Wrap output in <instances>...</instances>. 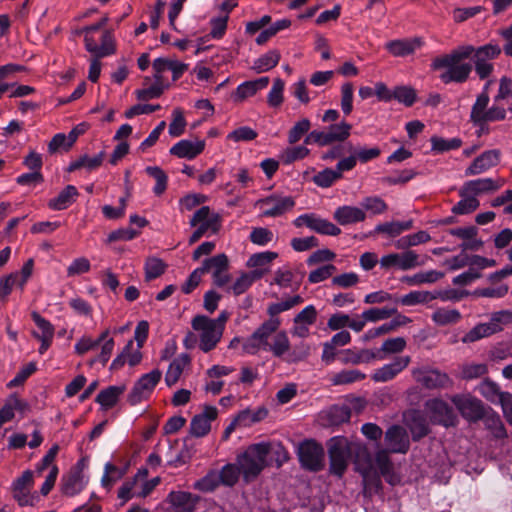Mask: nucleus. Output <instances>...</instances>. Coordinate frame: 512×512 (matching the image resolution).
Segmentation results:
<instances>
[{
  "label": "nucleus",
  "instance_id": "nucleus-1",
  "mask_svg": "<svg viewBox=\"0 0 512 512\" xmlns=\"http://www.w3.org/2000/svg\"><path fill=\"white\" fill-rule=\"evenodd\" d=\"M271 452V443L259 442L249 445L236 458L243 480L249 483L255 480L267 466V457Z\"/></svg>",
  "mask_w": 512,
  "mask_h": 512
},
{
  "label": "nucleus",
  "instance_id": "nucleus-2",
  "mask_svg": "<svg viewBox=\"0 0 512 512\" xmlns=\"http://www.w3.org/2000/svg\"><path fill=\"white\" fill-rule=\"evenodd\" d=\"M329 473L338 478L345 474L351 458V447L343 436H335L327 441Z\"/></svg>",
  "mask_w": 512,
  "mask_h": 512
},
{
  "label": "nucleus",
  "instance_id": "nucleus-3",
  "mask_svg": "<svg viewBox=\"0 0 512 512\" xmlns=\"http://www.w3.org/2000/svg\"><path fill=\"white\" fill-rule=\"evenodd\" d=\"M222 217L220 214L212 212L209 206L200 207L191 217L189 224L196 227L189 237V245L198 242L208 231L217 234L221 228Z\"/></svg>",
  "mask_w": 512,
  "mask_h": 512
},
{
  "label": "nucleus",
  "instance_id": "nucleus-4",
  "mask_svg": "<svg viewBox=\"0 0 512 512\" xmlns=\"http://www.w3.org/2000/svg\"><path fill=\"white\" fill-rule=\"evenodd\" d=\"M300 466L309 472H320L325 467V451L314 439H305L297 447Z\"/></svg>",
  "mask_w": 512,
  "mask_h": 512
},
{
  "label": "nucleus",
  "instance_id": "nucleus-5",
  "mask_svg": "<svg viewBox=\"0 0 512 512\" xmlns=\"http://www.w3.org/2000/svg\"><path fill=\"white\" fill-rule=\"evenodd\" d=\"M352 125L346 121L331 124L326 131L313 130L304 139L306 145L329 146L335 142H344L351 134Z\"/></svg>",
  "mask_w": 512,
  "mask_h": 512
},
{
  "label": "nucleus",
  "instance_id": "nucleus-6",
  "mask_svg": "<svg viewBox=\"0 0 512 512\" xmlns=\"http://www.w3.org/2000/svg\"><path fill=\"white\" fill-rule=\"evenodd\" d=\"M162 372L154 369L149 373L143 374L133 385L131 391L127 395V402L131 406H135L144 400H147L153 393L155 387L160 382Z\"/></svg>",
  "mask_w": 512,
  "mask_h": 512
},
{
  "label": "nucleus",
  "instance_id": "nucleus-7",
  "mask_svg": "<svg viewBox=\"0 0 512 512\" xmlns=\"http://www.w3.org/2000/svg\"><path fill=\"white\" fill-rule=\"evenodd\" d=\"M445 59V54L442 56H438L432 60L431 68L433 70H441L446 69L443 73L440 74L439 78L444 84H449L451 82L455 83H464L468 80L470 73L472 71V65L470 63H450L448 65H443V60Z\"/></svg>",
  "mask_w": 512,
  "mask_h": 512
},
{
  "label": "nucleus",
  "instance_id": "nucleus-8",
  "mask_svg": "<svg viewBox=\"0 0 512 512\" xmlns=\"http://www.w3.org/2000/svg\"><path fill=\"white\" fill-rule=\"evenodd\" d=\"M461 416L470 423L482 420L486 414L484 403L469 394H456L451 398Z\"/></svg>",
  "mask_w": 512,
  "mask_h": 512
},
{
  "label": "nucleus",
  "instance_id": "nucleus-9",
  "mask_svg": "<svg viewBox=\"0 0 512 512\" xmlns=\"http://www.w3.org/2000/svg\"><path fill=\"white\" fill-rule=\"evenodd\" d=\"M209 324L210 318L205 315H196L191 321L192 328L195 331H201L199 348L205 353L213 350L223 335L219 329Z\"/></svg>",
  "mask_w": 512,
  "mask_h": 512
},
{
  "label": "nucleus",
  "instance_id": "nucleus-10",
  "mask_svg": "<svg viewBox=\"0 0 512 512\" xmlns=\"http://www.w3.org/2000/svg\"><path fill=\"white\" fill-rule=\"evenodd\" d=\"M426 407L431 414V421L448 427H455L458 424V418L453 408L444 400L435 398L426 403Z\"/></svg>",
  "mask_w": 512,
  "mask_h": 512
},
{
  "label": "nucleus",
  "instance_id": "nucleus-11",
  "mask_svg": "<svg viewBox=\"0 0 512 512\" xmlns=\"http://www.w3.org/2000/svg\"><path fill=\"white\" fill-rule=\"evenodd\" d=\"M418 259L419 256L415 251L406 250L402 253H391L384 255L380 259V265L384 269L397 267L401 270L407 271L423 264L422 262H419Z\"/></svg>",
  "mask_w": 512,
  "mask_h": 512
},
{
  "label": "nucleus",
  "instance_id": "nucleus-12",
  "mask_svg": "<svg viewBox=\"0 0 512 512\" xmlns=\"http://www.w3.org/2000/svg\"><path fill=\"white\" fill-rule=\"evenodd\" d=\"M260 207L266 206L263 211L265 217H278L295 206V200L291 196L269 195L257 201Z\"/></svg>",
  "mask_w": 512,
  "mask_h": 512
},
{
  "label": "nucleus",
  "instance_id": "nucleus-13",
  "mask_svg": "<svg viewBox=\"0 0 512 512\" xmlns=\"http://www.w3.org/2000/svg\"><path fill=\"white\" fill-rule=\"evenodd\" d=\"M201 497L188 491H171L166 498L173 512H195Z\"/></svg>",
  "mask_w": 512,
  "mask_h": 512
},
{
  "label": "nucleus",
  "instance_id": "nucleus-14",
  "mask_svg": "<svg viewBox=\"0 0 512 512\" xmlns=\"http://www.w3.org/2000/svg\"><path fill=\"white\" fill-rule=\"evenodd\" d=\"M218 416L215 406L205 405L200 414H196L190 421V434L200 438L206 436L211 430V422Z\"/></svg>",
  "mask_w": 512,
  "mask_h": 512
},
{
  "label": "nucleus",
  "instance_id": "nucleus-15",
  "mask_svg": "<svg viewBox=\"0 0 512 512\" xmlns=\"http://www.w3.org/2000/svg\"><path fill=\"white\" fill-rule=\"evenodd\" d=\"M385 443L391 453L405 454L410 448L406 430L399 425H392L385 433Z\"/></svg>",
  "mask_w": 512,
  "mask_h": 512
},
{
  "label": "nucleus",
  "instance_id": "nucleus-16",
  "mask_svg": "<svg viewBox=\"0 0 512 512\" xmlns=\"http://www.w3.org/2000/svg\"><path fill=\"white\" fill-rule=\"evenodd\" d=\"M410 360L409 356L395 357L392 362L376 369L371 378L374 382L380 383L390 381L409 365Z\"/></svg>",
  "mask_w": 512,
  "mask_h": 512
},
{
  "label": "nucleus",
  "instance_id": "nucleus-17",
  "mask_svg": "<svg viewBox=\"0 0 512 512\" xmlns=\"http://www.w3.org/2000/svg\"><path fill=\"white\" fill-rule=\"evenodd\" d=\"M501 152L498 149L487 150L476 157L465 170L466 176L478 175L496 166L500 162Z\"/></svg>",
  "mask_w": 512,
  "mask_h": 512
},
{
  "label": "nucleus",
  "instance_id": "nucleus-18",
  "mask_svg": "<svg viewBox=\"0 0 512 512\" xmlns=\"http://www.w3.org/2000/svg\"><path fill=\"white\" fill-rule=\"evenodd\" d=\"M501 187V184H497L492 178H479L470 180L464 183L459 191V196H473L494 192Z\"/></svg>",
  "mask_w": 512,
  "mask_h": 512
},
{
  "label": "nucleus",
  "instance_id": "nucleus-19",
  "mask_svg": "<svg viewBox=\"0 0 512 512\" xmlns=\"http://www.w3.org/2000/svg\"><path fill=\"white\" fill-rule=\"evenodd\" d=\"M205 148L204 140H197L192 142L191 140L182 139L175 143L169 150L171 155L178 158H185L192 160L200 155Z\"/></svg>",
  "mask_w": 512,
  "mask_h": 512
},
{
  "label": "nucleus",
  "instance_id": "nucleus-20",
  "mask_svg": "<svg viewBox=\"0 0 512 512\" xmlns=\"http://www.w3.org/2000/svg\"><path fill=\"white\" fill-rule=\"evenodd\" d=\"M333 218L338 224L347 226L363 222L366 219V213L362 208L343 205L334 211Z\"/></svg>",
  "mask_w": 512,
  "mask_h": 512
},
{
  "label": "nucleus",
  "instance_id": "nucleus-21",
  "mask_svg": "<svg viewBox=\"0 0 512 512\" xmlns=\"http://www.w3.org/2000/svg\"><path fill=\"white\" fill-rule=\"evenodd\" d=\"M423 45L422 38L392 40L387 43V50L394 56L404 57L412 54L416 49Z\"/></svg>",
  "mask_w": 512,
  "mask_h": 512
},
{
  "label": "nucleus",
  "instance_id": "nucleus-22",
  "mask_svg": "<svg viewBox=\"0 0 512 512\" xmlns=\"http://www.w3.org/2000/svg\"><path fill=\"white\" fill-rule=\"evenodd\" d=\"M270 82L269 77L264 76L255 80L245 81L238 85L234 93L236 101H243L255 95L258 91L266 88Z\"/></svg>",
  "mask_w": 512,
  "mask_h": 512
},
{
  "label": "nucleus",
  "instance_id": "nucleus-23",
  "mask_svg": "<svg viewBox=\"0 0 512 512\" xmlns=\"http://www.w3.org/2000/svg\"><path fill=\"white\" fill-rule=\"evenodd\" d=\"M417 380L428 389L444 388L450 383L449 376L436 369L422 371Z\"/></svg>",
  "mask_w": 512,
  "mask_h": 512
},
{
  "label": "nucleus",
  "instance_id": "nucleus-24",
  "mask_svg": "<svg viewBox=\"0 0 512 512\" xmlns=\"http://www.w3.org/2000/svg\"><path fill=\"white\" fill-rule=\"evenodd\" d=\"M78 195L74 185H67L55 198L49 200L48 207L55 211L65 210L76 201Z\"/></svg>",
  "mask_w": 512,
  "mask_h": 512
},
{
  "label": "nucleus",
  "instance_id": "nucleus-25",
  "mask_svg": "<svg viewBox=\"0 0 512 512\" xmlns=\"http://www.w3.org/2000/svg\"><path fill=\"white\" fill-rule=\"evenodd\" d=\"M84 481L81 470H72L62 477L61 491L65 496H75L84 489Z\"/></svg>",
  "mask_w": 512,
  "mask_h": 512
},
{
  "label": "nucleus",
  "instance_id": "nucleus-26",
  "mask_svg": "<svg viewBox=\"0 0 512 512\" xmlns=\"http://www.w3.org/2000/svg\"><path fill=\"white\" fill-rule=\"evenodd\" d=\"M484 421L486 429H488L495 439H506L508 438L507 429L500 417V415L489 407V411H486Z\"/></svg>",
  "mask_w": 512,
  "mask_h": 512
},
{
  "label": "nucleus",
  "instance_id": "nucleus-27",
  "mask_svg": "<svg viewBox=\"0 0 512 512\" xmlns=\"http://www.w3.org/2000/svg\"><path fill=\"white\" fill-rule=\"evenodd\" d=\"M129 467V461H126L123 467H117L112 462H107L104 465V473L101 478V486L108 490L111 489V487L117 480L122 479L126 475Z\"/></svg>",
  "mask_w": 512,
  "mask_h": 512
},
{
  "label": "nucleus",
  "instance_id": "nucleus-28",
  "mask_svg": "<svg viewBox=\"0 0 512 512\" xmlns=\"http://www.w3.org/2000/svg\"><path fill=\"white\" fill-rule=\"evenodd\" d=\"M124 391H125L124 385L109 386V387L101 390L98 393L95 401L98 404H100L104 410L111 409L112 407H114L117 404L119 397L123 394Z\"/></svg>",
  "mask_w": 512,
  "mask_h": 512
},
{
  "label": "nucleus",
  "instance_id": "nucleus-29",
  "mask_svg": "<svg viewBox=\"0 0 512 512\" xmlns=\"http://www.w3.org/2000/svg\"><path fill=\"white\" fill-rule=\"evenodd\" d=\"M394 316L395 317L390 322L384 323L377 328H372V329L368 330L365 333V338L372 339V338L378 337L380 335L392 332V331L396 330L398 327L404 326L407 323L411 322V319L407 316H404V315H401L398 313Z\"/></svg>",
  "mask_w": 512,
  "mask_h": 512
},
{
  "label": "nucleus",
  "instance_id": "nucleus-30",
  "mask_svg": "<svg viewBox=\"0 0 512 512\" xmlns=\"http://www.w3.org/2000/svg\"><path fill=\"white\" fill-rule=\"evenodd\" d=\"M495 323H480L473 327L462 339L464 343H472L502 330Z\"/></svg>",
  "mask_w": 512,
  "mask_h": 512
},
{
  "label": "nucleus",
  "instance_id": "nucleus-31",
  "mask_svg": "<svg viewBox=\"0 0 512 512\" xmlns=\"http://www.w3.org/2000/svg\"><path fill=\"white\" fill-rule=\"evenodd\" d=\"M105 152L101 151L97 155L90 157L87 154L80 156L77 160L70 163L67 168L68 172H74L81 168H86L89 171L99 168L104 160Z\"/></svg>",
  "mask_w": 512,
  "mask_h": 512
},
{
  "label": "nucleus",
  "instance_id": "nucleus-32",
  "mask_svg": "<svg viewBox=\"0 0 512 512\" xmlns=\"http://www.w3.org/2000/svg\"><path fill=\"white\" fill-rule=\"evenodd\" d=\"M389 453L390 452L388 450L384 449L378 451L375 456V462L380 474L385 478V480L389 484L395 485L396 481L394 479L393 464L389 457Z\"/></svg>",
  "mask_w": 512,
  "mask_h": 512
},
{
  "label": "nucleus",
  "instance_id": "nucleus-33",
  "mask_svg": "<svg viewBox=\"0 0 512 512\" xmlns=\"http://www.w3.org/2000/svg\"><path fill=\"white\" fill-rule=\"evenodd\" d=\"M479 393L492 404H498L505 391H501L497 383L493 382L489 378H486L478 386Z\"/></svg>",
  "mask_w": 512,
  "mask_h": 512
},
{
  "label": "nucleus",
  "instance_id": "nucleus-34",
  "mask_svg": "<svg viewBox=\"0 0 512 512\" xmlns=\"http://www.w3.org/2000/svg\"><path fill=\"white\" fill-rule=\"evenodd\" d=\"M270 318L264 321L253 333L264 342V350H267L269 345V337L275 333L280 325L281 320L278 317L269 316Z\"/></svg>",
  "mask_w": 512,
  "mask_h": 512
},
{
  "label": "nucleus",
  "instance_id": "nucleus-35",
  "mask_svg": "<svg viewBox=\"0 0 512 512\" xmlns=\"http://www.w3.org/2000/svg\"><path fill=\"white\" fill-rule=\"evenodd\" d=\"M445 275L444 272L429 270L425 272H419L413 276H404L401 281L408 285H419L423 283H435Z\"/></svg>",
  "mask_w": 512,
  "mask_h": 512
},
{
  "label": "nucleus",
  "instance_id": "nucleus-36",
  "mask_svg": "<svg viewBox=\"0 0 512 512\" xmlns=\"http://www.w3.org/2000/svg\"><path fill=\"white\" fill-rule=\"evenodd\" d=\"M393 100L406 107H411L417 100L416 90L408 85H398L392 90Z\"/></svg>",
  "mask_w": 512,
  "mask_h": 512
},
{
  "label": "nucleus",
  "instance_id": "nucleus-37",
  "mask_svg": "<svg viewBox=\"0 0 512 512\" xmlns=\"http://www.w3.org/2000/svg\"><path fill=\"white\" fill-rule=\"evenodd\" d=\"M310 229L316 233L329 236H338L341 233V229L338 226L314 213Z\"/></svg>",
  "mask_w": 512,
  "mask_h": 512
},
{
  "label": "nucleus",
  "instance_id": "nucleus-38",
  "mask_svg": "<svg viewBox=\"0 0 512 512\" xmlns=\"http://www.w3.org/2000/svg\"><path fill=\"white\" fill-rule=\"evenodd\" d=\"M217 474V478L220 480L222 485L233 487L238 482L241 471L237 463H228L224 465Z\"/></svg>",
  "mask_w": 512,
  "mask_h": 512
},
{
  "label": "nucleus",
  "instance_id": "nucleus-39",
  "mask_svg": "<svg viewBox=\"0 0 512 512\" xmlns=\"http://www.w3.org/2000/svg\"><path fill=\"white\" fill-rule=\"evenodd\" d=\"M228 266V257L225 254H218L205 259L201 268L204 273L212 271L213 274H219L220 272H225L228 269Z\"/></svg>",
  "mask_w": 512,
  "mask_h": 512
},
{
  "label": "nucleus",
  "instance_id": "nucleus-40",
  "mask_svg": "<svg viewBox=\"0 0 512 512\" xmlns=\"http://www.w3.org/2000/svg\"><path fill=\"white\" fill-rule=\"evenodd\" d=\"M280 60V53L278 50H270L257 60H255L253 69L258 73L269 71L276 67Z\"/></svg>",
  "mask_w": 512,
  "mask_h": 512
},
{
  "label": "nucleus",
  "instance_id": "nucleus-41",
  "mask_svg": "<svg viewBox=\"0 0 512 512\" xmlns=\"http://www.w3.org/2000/svg\"><path fill=\"white\" fill-rule=\"evenodd\" d=\"M437 299V296L433 292L429 291H411L408 294L402 296L399 302L404 306H415L418 304L428 303Z\"/></svg>",
  "mask_w": 512,
  "mask_h": 512
},
{
  "label": "nucleus",
  "instance_id": "nucleus-42",
  "mask_svg": "<svg viewBox=\"0 0 512 512\" xmlns=\"http://www.w3.org/2000/svg\"><path fill=\"white\" fill-rule=\"evenodd\" d=\"M343 177L336 169L325 168L313 176L312 181L321 188H329Z\"/></svg>",
  "mask_w": 512,
  "mask_h": 512
},
{
  "label": "nucleus",
  "instance_id": "nucleus-43",
  "mask_svg": "<svg viewBox=\"0 0 512 512\" xmlns=\"http://www.w3.org/2000/svg\"><path fill=\"white\" fill-rule=\"evenodd\" d=\"M490 98L488 92L482 91L476 98L475 103L472 106L470 113V121L476 126L480 124L482 114H485L488 110Z\"/></svg>",
  "mask_w": 512,
  "mask_h": 512
},
{
  "label": "nucleus",
  "instance_id": "nucleus-44",
  "mask_svg": "<svg viewBox=\"0 0 512 512\" xmlns=\"http://www.w3.org/2000/svg\"><path fill=\"white\" fill-rule=\"evenodd\" d=\"M145 172L156 181L153 187L154 194L157 196L162 195L167 189L168 184V176L166 173L158 166H148L145 168Z\"/></svg>",
  "mask_w": 512,
  "mask_h": 512
},
{
  "label": "nucleus",
  "instance_id": "nucleus-45",
  "mask_svg": "<svg viewBox=\"0 0 512 512\" xmlns=\"http://www.w3.org/2000/svg\"><path fill=\"white\" fill-rule=\"evenodd\" d=\"M461 319V314L457 309L439 308L432 314V320L441 326L455 324Z\"/></svg>",
  "mask_w": 512,
  "mask_h": 512
},
{
  "label": "nucleus",
  "instance_id": "nucleus-46",
  "mask_svg": "<svg viewBox=\"0 0 512 512\" xmlns=\"http://www.w3.org/2000/svg\"><path fill=\"white\" fill-rule=\"evenodd\" d=\"M397 313L398 310L395 307L370 308L363 311L360 317L364 320H367L368 322H377L380 320L388 319Z\"/></svg>",
  "mask_w": 512,
  "mask_h": 512
},
{
  "label": "nucleus",
  "instance_id": "nucleus-47",
  "mask_svg": "<svg viewBox=\"0 0 512 512\" xmlns=\"http://www.w3.org/2000/svg\"><path fill=\"white\" fill-rule=\"evenodd\" d=\"M430 142L432 145V150L438 153L457 150L462 146V140L457 137L444 139L438 136H433L431 137Z\"/></svg>",
  "mask_w": 512,
  "mask_h": 512
},
{
  "label": "nucleus",
  "instance_id": "nucleus-48",
  "mask_svg": "<svg viewBox=\"0 0 512 512\" xmlns=\"http://www.w3.org/2000/svg\"><path fill=\"white\" fill-rule=\"evenodd\" d=\"M366 375L358 369L342 370L332 378L334 385H346L364 380Z\"/></svg>",
  "mask_w": 512,
  "mask_h": 512
},
{
  "label": "nucleus",
  "instance_id": "nucleus-49",
  "mask_svg": "<svg viewBox=\"0 0 512 512\" xmlns=\"http://www.w3.org/2000/svg\"><path fill=\"white\" fill-rule=\"evenodd\" d=\"M31 318L35 325L39 328L41 333L34 331L32 333L34 338H40V337H48L53 338L54 337V326L51 324L50 321L42 317L38 312L33 311L31 313Z\"/></svg>",
  "mask_w": 512,
  "mask_h": 512
},
{
  "label": "nucleus",
  "instance_id": "nucleus-50",
  "mask_svg": "<svg viewBox=\"0 0 512 512\" xmlns=\"http://www.w3.org/2000/svg\"><path fill=\"white\" fill-rule=\"evenodd\" d=\"M116 45L112 30L106 29L101 36V45H98L96 58H104L115 54Z\"/></svg>",
  "mask_w": 512,
  "mask_h": 512
},
{
  "label": "nucleus",
  "instance_id": "nucleus-51",
  "mask_svg": "<svg viewBox=\"0 0 512 512\" xmlns=\"http://www.w3.org/2000/svg\"><path fill=\"white\" fill-rule=\"evenodd\" d=\"M267 350H270L273 355L278 358L288 352L290 350V341L286 332H278L274 337L273 344L267 346Z\"/></svg>",
  "mask_w": 512,
  "mask_h": 512
},
{
  "label": "nucleus",
  "instance_id": "nucleus-52",
  "mask_svg": "<svg viewBox=\"0 0 512 512\" xmlns=\"http://www.w3.org/2000/svg\"><path fill=\"white\" fill-rule=\"evenodd\" d=\"M476 49L471 46H462L457 49H454L449 54H445V59L442 61L443 65H448L450 63H460L463 60L470 58L472 55L474 56Z\"/></svg>",
  "mask_w": 512,
  "mask_h": 512
},
{
  "label": "nucleus",
  "instance_id": "nucleus-53",
  "mask_svg": "<svg viewBox=\"0 0 512 512\" xmlns=\"http://www.w3.org/2000/svg\"><path fill=\"white\" fill-rule=\"evenodd\" d=\"M461 198L452 208V212L456 215L470 214L480 206V202L476 197L469 195Z\"/></svg>",
  "mask_w": 512,
  "mask_h": 512
},
{
  "label": "nucleus",
  "instance_id": "nucleus-54",
  "mask_svg": "<svg viewBox=\"0 0 512 512\" xmlns=\"http://www.w3.org/2000/svg\"><path fill=\"white\" fill-rule=\"evenodd\" d=\"M166 264L159 258H149L145 263V279L151 281L165 272Z\"/></svg>",
  "mask_w": 512,
  "mask_h": 512
},
{
  "label": "nucleus",
  "instance_id": "nucleus-55",
  "mask_svg": "<svg viewBox=\"0 0 512 512\" xmlns=\"http://www.w3.org/2000/svg\"><path fill=\"white\" fill-rule=\"evenodd\" d=\"M37 371V365L34 362H30L23 366L15 375L13 379H11L7 383V388L12 389L18 386L23 385L26 380L33 375Z\"/></svg>",
  "mask_w": 512,
  "mask_h": 512
},
{
  "label": "nucleus",
  "instance_id": "nucleus-56",
  "mask_svg": "<svg viewBox=\"0 0 512 512\" xmlns=\"http://www.w3.org/2000/svg\"><path fill=\"white\" fill-rule=\"evenodd\" d=\"M360 204L363 210L369 211L375 215L382 214L388 209L386 202L379 196L365 197Z\"/></svg>",
  "mask_w": 512,
  "mask_h": 512
},
{
  "label": "nucleus",
  "instance_id": "nucleus-57",
  "mask_svg": "<svg viewBox=\"0 0 512 512\" xmlns=\"http://www.w3.org/2000/svg\"><path fill=\"white\" fill-rule=\"evenodd\" d=\"M217 475V471L212 470L208 472L204 477L195 482L194 488L202 492L214 491L219 487V485H221Z\"/></svg>",
  "mask_w": 512,
  "mask_h": 512
},
{
  "label": "nucleus",
  "instance_id": "nucleus-58",
  "mask_svg": "<svg viewBox=\"0 0 512 512\" xmlns=\"http://www.w3.org/2000/svg\"><path fill=\"white\" fill-rule=\"evenodd\" d=\"M409 428L412 435V440L415 442L420 441L430 433L428 423L423 417L420 416L414 417L412 419Z\"/></svg>",
  "mask_w": 512,
  "mask_h": 512
},
{
  "label": "nucleus",
  "instance_id": "nucleus-59",
  "mask_svg": "<svg viewBox=\"0 0 512 512\" xmlns=\"http://www.w3.org/2000/svg\"><path fill=\"white\" fill-rule=\"evenodd\" d=\"M310 127L311 122L307 118H303L302 120L296 122L294 126L289 130L288 142L290 144L297 143L305 134L309 132Z\"/></svg>",
  "mask_w": 512,
  "mask_h": 512
},
{
  "label": "nucleus",
  "instance_id": "nucleus-60",
  "mask_svg": "<svg viewBox=\"0 0 512 512\" xmlns=\"http://www.w3.org/2000/svg\"><path fill=\"white\" fill-rule=\"evenodd\" d=\"M274 234L271 230L264 227L252 228L249 235V240L258 246H266L273 240Z\"/></svg>",
  "mask_w": 512,
  "mask_h": 512
},
{
  "label": "nucleus",
  "instance_id": "nucleus-61",
  "mask_svg": "<svg viewBox=\"0 0 512 512\" xmlns=\"http://www.w3.org/2000/svg\"><path fill=\"white\" fill-rule=\"evenodd\" d=\"M488 373V367L484 363H471L462 367L461 374L465 380L482 377Z\"/></svg>",
  "mask_w": 512,
  "mask_h": 512
},
{
  "label": "nucleus",
  "instance_id": "nucleus-62",
  "mask_svg": "<svg viewBox=\"0 0 512 512\" xmlns=\"http://www.w3.org/2000/svg\"><path fill=\"white\" fill-rule=\"evenodd\" d=\"M328 415H329L331 424L340 425V424L348 422L350 420L351 410L346 405H342V406L336 405V406H333L330 408Z\"/></svg>",
  "mask_w": 512,
  "mask_h": 512
},
{
  "label": "nucleus",
  "instance_id": "nucleus-63",
  "mask_svg": "<svg viewBox=\"0 0 512 512\" xmlns=\"http://www.w3.org/2000/svg\"><path fill=\"white\" fill-rule=\"evenodd\" d=\"M285 83L282 79L274 80L271 90L267 96V102L271 107H278L283 102V90Z\"/></svg>",
  "mask_w": 512,
  "mask_h": 512
},
{
  "label": "nucleus",
  "instance_id": "nucleus-64",
  "mask_svg": "<svg viewBox=\"0 0 512 512\" xmlns=\"http://www.w3.org/2000/svg\"><path fill=\"white\" fill-rule=\"evenodd\" d=\"M277 257H278V253L273 252V251H264V252L255 253L249 257V259L247 261V265L249 267L259 268V267L270 264Z\"/></svg>",
  "mask_w": 512,
  "mask_h": 512
}]
</instances>
